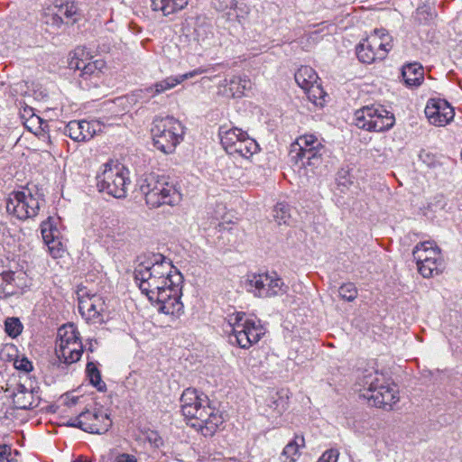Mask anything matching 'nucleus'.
Returning <instances> with one entry per match:
<instances>
[{
    "label": "nucleus",
    "instance_id": "nucleus-50",
    "mask_svg": "<svg viewBox=\"0 0 462 462\" xmlns=\"http://www.w3.org/2000/svg\"><path fill=\"white\" fill-rule=\"evenodd\" d=\"M115 462H137V459L133 455L124 453L117 456Z\"/></svg>",
    "mask_w": 462,
    "mask_h": 462
},
{
    "label": "nucleus",
    "instance_id": "nucleus-9",
    "mask_svg": "<svg viewBox=\"0 0 462 462\" xmlns=\"http://www.w3.org/2000/svg\"><path fill=\"white\" fill-rule=\"evenodd\" d=\"M356 125L374 132L389 130L394 125L393 115L383 106L372 105L358 109L355 113Z\"/></svg>",
    "mask_w": 462,
    "mask_h": 462
},
{
    "label": "nucleus",
    "instance_id": "nucleus-19",
    "mask_svg": "<svg viewBox=\"0 0 462 462\" xmlns=\"http://www.w3.org/2000/svg\"><path fill=\"white\" fill-rule=\"evenodd\" d=\"M203 70L201 69H194L190 72L168 77L161 81L156 82L154 85L145 88L146 93L152 94V97H155L156 95L162 94L169 89L173 88L178 84H180L186 79H191L199 74H201Z\"/></svg>",
    "mask_w": 462,
    "mask_h": 462
},
{
    "label": "nucleus",
    "instance_id": "nucleus-51",
    "mask_svg": "<svg viewBox=\"0 0 462 462\" xmlns=\"http://www.w3.org/2000/svg\"><path fill=\"white\" fill-rule=\"evenodd\" d=\"M14 293V288H7L0 282V299H5Z\"/></svg>",
    "mask_w": 462,
    "mask_h": 462
},
{
    "label": "nucleus",
    "instance_id": "nucleus-7",
    "mask_svg": "<svg viewBox=\"0 0 462 462\" xmlns=\"http://www.w3.org/2000/svg\"><path fill=\"white\" fill-rule=\"evenodd\" d=\"M218 134L223 148L230 155L249 159L259 151L256 141L240 128L220 126Z\"/></svg>",
    "mask_w": 462,
    "mask_h": 462
},
{
    "label": "nucleus",
    "instance_id": "nucleus-45",
    "mask_svg": "<svg viewBox=\"0 0 462 462\" xmlns=\"http://www.w3.org/2000/svg\"><path fill=\"white\" fill-rule=\"evenodd\" d=\"M339 452L331 448L325 451L317 462H337Z\"/></svg>",
    "mask_w": 462,
    "mask_h": 462
},
{
    "label": "nucleus",
    "instance_id": "nucleus-55",
    "mask_svg": "<svg viewBox=\"0 0 462 462\" xmlns=\"http://www.w3.org/2000/svg\"><path fill=\"white\" fill-rule=\"evenodd\" d=\"M74 462H89V461L88 459L80 457L77 458L76 460H74Z\"/></svg>",
    "mask_w": 462,
    "mask_h": 462
},
{
    "label": "nucleus",
    "instance_id": "nucleus-48",
    "mask_svg": "<svg viewBox=\"0 0 462 462\" xmlns=\"http://www.w3.org/2000/svg\"><path fill=\"white\" fill-rule=\"evenodd\" d=\"M147 439L155 447H160L162 444V439L156 431H151L148 433Z\"/></svg>",
    "mask_w": 462,
    "mask_h": 462
},
{
    "label": "nucleus",
    "instance_id": "nucleus-37",
    "mask_svg": "<svg viewBox=\"0 0 462 462\" xmlns=\"http://www.w3.org/2000/svg\"><path fill=\"white\" fill-rule=\"evenodd\" d=\"M5 332L12 337H16L22 333L23 325L17 318H8L5 322Z\"/></svg>",
    "mask_w": 462,
    "mask_h": 462
},
{
    "label": "nucleus",
    "instance_id": "nucleus-26",
    "mask_svg": "<svg viewBox=\"0 0 462 462\" xmlns=\"http://www.w3.org/2000/svg\"><path fill=\"white\" fill-rule=\"evenodd\" d=\"M295 81L304 91L313 87L318 82L319 77L316 71L309 66L300 67L294 75Z\"/></svg>",
    "mask_w": 462,
    "mask_h": 462
},
{
    "label": "nucleus",
    "instance_id": "nucleus-23",
    "mask_svg": "<svg viewBox=\"0 0 462 462\" xmlns=\"http://www.w3.org/2000/svg\"><path fill=\"white\" fill-rule=\"evenodd\" d=\"M223 85L227 87L226 92L232 97H240L245 90L251 88L252 83L246 77L233 76L229 80L225 79Z\"/></svg>",
    "mask_w": 462,
    "mask_h": 462
},
{
    "label": "nucleus",
    "instance_id": "nucleus-22",
    "mask_svg": "<svg viewBox=\"0 0 462 462\" xmlns=\"http://www.w3.org/2000/svg\"><path fill=\"white\" fill-rule=\"evenodd\" d=\"M51 218L49 217L48 220L42 223L41 231L44 243L48 245L50 252L53 254L54 257L59 255L60 249L57 248L58 245H60L58 240L59 230L53 226L51 222Z\"/></svg>",
    "mask_w": 462,
    "mask_h": 462
},
{
    "label": "nucleus",
    "instance_id": "nucleus-14",
    "mask_svg": "<svg viewBox=\"0 0 462 462\" xmlns=\"http://www.w3.org/2000/svg\"><path fill=\"white\" fill-rule=\"evenodd\" d=\"M5 392L9 393L14 405L21 410H32L38 407L40 396L35 388H28L20 381L14 384H8Z\"/></svg>",
    "mask_w": 462,
    "mask_h": 462
},
{
    "label": "nucleus",
    "instance_id": "nucleus-27",
    "mask_svg": "<svg viewBox=\"0 0 462 462\" xmlns=\"http://www.w3.org/2000/svg\"><path fill=\"white\" fill-rule=\"evenodd\" d=\"M152 7L154 11H161L167 16L182 10L187 5L188 0H151Z\"/></svg>",
    "mask_w": 462,
    "mask_h": 462
},
{
    "label": "nucleus",
    "instance_id": "nucleus-2",
    "mask_svg": "<svg viewBox=\"0 0 462 462\" xmlns=\"http://www.w3.org/2000/svg\"><path fill=\"white\" fill-rule=\"evenodd\" d=\"M180 407L185 418L194 420L191 426L205 437L213 436L224 421L222 415L209 406L208 397L194 388H188L182 393Z\"/></svg>",
    "mask_w": 462,
    "mask_h": 462
},
{
    "label": "nucleus",
    "instance_id": "nucleus-31",
    "mask_svg": "<svg viewBox=\"0 0 462 462\" xmlns=\"http://www.w3.org/2000/svg\"><path fill=\"white\" fill-rule=\"evenodd\" d=\"M78 339L80 337L77 328L73 324L63 325L58 330L56 346H63Z\"/></svg>",
    "mask_w": 462,
    "mask_h": 462
},
{
    "label": "nucleus",
    "instance_id": "nucleus-12",
    "mask_svg": "<svg viewBox=\"0 0 462 462\" xmlns=\"http://www.w3.org/2000/svg\"><path fill=\"white\" fill-rule=\"evenodd\" d=\"M40 208V199L28 190L12 192L6 199L7 212L21 220L36 217Z\"/></svg>",
    "mask_w": 462,
    "mask_h": 462
},
{
    "label": "nucleus",
    "instance_id": "nucleus-41",
    "mask_svg": "<svg viewBox=\"0 0 462 462\" xmlns=\"http://www.w3.org/2000/svg\"><path fill=\"white\" fill-rule=\"evenodd\" d=\"M21 118L26 119V121L23 122V125L28 129H32L31 125L39 124L41 121V118L33 114L32 108L31 107H25L23 109V111L21 113Z\"/></svg>",
    "mask_w": 462,
    "mask_h": 462
},
{
    "label": "nucleus",
    "instance_id": "nucleus-34",
    "mask_svg": "<svg viewBox=\"0 0 462 462\" xmlns=\"http://www.w3.org/2000/svg\"><path fill=\"white\" fill-rule=\"evenodd\" d=\"M435 13L429 5H423L416 9L414 19L420 24H428L433 21Z\"/></svg>",
    "mask_w": 462,
    "mask_h": 462
},
{
    "label": "nucleus",
    "instance_id": "nucleus-3",
    "mask_svg": "<svg viewBox=\"0 0 462 462\" xmlns=\"http://www.w3.org/2000/svg\"><path fill=\"white\" fill-rule=\"evenodd\" d=\"M356 387L360 397L378 408L391 410L399 401L396 386L389 383L382 373L373 368L365 369L358 375Z\"/></svg>",
    "mask_w": 462,
    "mask_h": 462
},
{
    "label": "nucleus",
    "instance_id": "nucleus-44",
    "mask_svg": "<svg viewBox=\"0 0 462 462\" xmlns=\"http://www.w3.org/2000/svg\"><path fill=\"white\" fill-rule=\"evenodd\" d=\"M447 206V201L443 195L435 196L432 200L429 203V208L432 211L444 210Z\"/></svg>",
    "mask_w": 462,
    "mask_h": 462
},
{
    "label": "nucleus",
    "instance_id": "nucleus-52",
    "mask_svg": "<svg viewBox=\"0 0 462 462\" xmlns=\"http://www.w3.org/2000/svg\"><path fill=\"white\" fill-rule=\"evenodd\" d=\"M11 454V447L8 445H0V460L7 458Z\"/></svg>",
    "mask_w": 462,
    "mask_h": 462
},
{
    "label": "nucleus",
    "instance_id": "nucleus-53",
    "mask_svg": "<svg viewBox=\"0 0 462 462\" xmlns=\"http://www.w3.org/2000/svg\"><path fill=\"white\" fill-rule=\"evenodd\" d=\"M51 19L53 21V23L56 24L57 26H60L63 23L62 17L59 12L57 14H54Z\"/></svg>",
    "mask_w": 462,
    "mask_h": 462
},
{
    "label": "nucleus",
    "instance_id": "nucleus-57",
    "mask_svg": "<svg viewBox=\"0 0 462 462\" xmlns=\"http://www.w3.org/2000/svg\"><path fill=\"white\" fill-rule=\"evenodd\" d=\"M92 347H93V345L90 343V346H89V348H88V349H89L91 352L93 351V348H92Z\"/></svg>",
    "mask_w": 462,
    "mask_h": 462
},
{
    "label": "nucleus",
    "instance_id": "nucleus-21",
    "mask_svg": "<svg viewBox=\"0 0 462 462\" xmlns=\"http://www.w3.org/2000/svg\"><path fill=\"white\" fill-rule=\"evenodd\" d=\"M55 353L61 363L66 365L76 363L81 358L83 353L82 342L78 339L63 346H56Z\"/></svg>",
    "mask_w": 462,
    "mask_h": 462
},
{
    "label": "nucleus",
    "instance_id": "nucleus-6",
    "mask_svg": "<svg viewBox=\"0 0 462 462\" xmlns=\"http://www.w3.org/2000/svg\"><path fill=\"white\" fill-rule=\"evenodd\" d=\"M152 134L158 150L171 153L183 139L184 127L173 116L156 117L152 122Z\"/></svg>",
    "mask_w": 462,
    "mask_h": 462
},
{
    "label": "nucleus",
    "instance_id": "nucleus-15",
    "mask_svg": "<svg viewBox=\"0 0 462 462\" xmlns=\"http://www.w3.org/2000/svg\"><path fill=\"white\" fill-rule=\"evenodd\" d=\"M84 54L83 50L77 49L74 56L71 58L69 66L71 69L79 70V76L86 79L91 78H99L106 68V62L102 59L93 60V57L84 60L79 56Z\"/></svg>",
    "mask_w": 462,
    "mask_h": 462
},
{
    "label": "nucleus",
    "instance_id": "nucleus-20",
    "mask_svg": "<svg viewBox=\"0 0 462 462\" xmlns=\"http://www.w3.org/2000/svg\"><path fill=\"white\" fill-rule=\"evenodd\" d=\"M86 422H88L93 430H84V431L92 434H104L112 425V421L107 413L102 411H85Z\"/></svg>",
    "mask_w": 462,
    "mask_h": 462
},
{
    "label": "nucleus",
    "instance_id": "nucleus-18",
    "mask_svg": "<svg viewBox=\"0 0 462 462\" xmlns=\"http://www.w3.org/2000/svg\"><path fill=\"white\" fill-rule=\"evenodd\" d=\"M190 45L195 51H205L215 44V37L210 25L198 24L190 34Z\"/></svg>",
    "mask_w": 462,
    "mask_h": 462
},
{
    "label": "nucleus",
    "instance_id": "nucleus-56",
    "mask_svg": "<svg viewBox=\"0 0 462 462\" xmlns=\"http://www.w3.org/2000/svg\"><path fill=\"white\" fill-rule=\"evenodd\" d=\"M227 6H228V5H227V4H226L225 5H219V8L224 9V8H226V7H227Z\"/></svg>",
    "mask_w": 462,
    "mask_h": 462
},
{
    "label": "nucleus",
    "instance_id": "nucleus-38",
    "mask_svg": "<svg viewBox=\"0 0 462 462\" xmlns=\"http://www.w3.org/2000/svg\"><path fill=\"white\" fill-rule=\"evenodd\" d=\"M305 92L308 94V98L316 105H321L326 95L319 82L315 83L313 87Z\"/></svg>",
    "mask_w": 462,
    "mask_h": 462
},
{
    "label": "nucleus",
    "instance_id": "nucleus-46",
    "mask_svg": "<svg viewBox=\"0 0 462 462\" xmlns=\"http://www.w3.org/2000/svg\"><path fill=\"white\" fill-rule=\"evenodd\" d=\"M58 12L61 16L64 15L67 18H72L77 13V8L73 5V4L67 3L65 5H61L59 7Z\"/></svg>",
    "mask_w": 462,
    "mask_h": 462
},
{
    "label": "nucleus",
    "instance_id": "nucleus-17",
    "mask_svg": "<svg viewBox=\"0 0 462 462\" xmlns=\"http://www.w3.org/2000/svg\"><path fill=\"white\" fill-rule=\"evenodd\" d=\"M425 115L430 124L435 125H445L454 117L453 108L443 100L430 99L426 107Z\"/></svg>",
    "mask_w": 462,
    "mask_h": 462
},
{
    "label": "nucleus",
    "instance_id": "nucleus-10",
    "mask_svg": "<svg viewBox=\"0 0 462 462\" xmlns=\"http://www.w3.org/2000/svg\"><path fill=\"white\" fill-rule=\"evenodd\" d=\"M391 36L384 30H374V33L356 47V55L363 63L370 64L383 60L392 49Z\"/></svg>",
    "mask_w": 462,
    "mask_h": 462
},
{
    "label": "nucleus",
    "instance_id": "nucleus-40",
    "mask_svg": "<svg viewBox=\"0 0 462 462\" xmlns=\"http://www.w3.org/2000/svg\"><path fill=\"white\" fill-rule=\"evenodd\" d=\"M338 293L343 300L352 301L357 296V290L354 283L347 282L339 287Z\"/></svg>",
    "mask_w": 462,
    "mask_h": 462
},
{
    "label": "nucleus",
    "instance_id": "nucleus-25",
    "mask_svg": "<svg viewBox=\"0 0 462 462\" xmlns=\"http://www.w3.org/2000/svg\"><path fill=\"white\" fill-rule=\"evenodd\" d=\"M413 258L416 262L431 260L432 258H441L440 250L434 246L432 242L427 241L417 245L412 251Z\"/></svg>",
    "mask_w": 462,
    "mask_h": 462
},
{
    "label": "nucleus",
    "instance_id": "nucleus-36",
    "mask_svg": "<svg viewBox=\"0 0 462 462\" xmlns=\"http://www.w3.org/2000/svg\"><path fill=\"white\" fill-rule=\"evenodd\" d=\"M247 321L253 320L245 319V315L244 312H236L228 315L227 317V324L231 329V332L235 331L238 326L242 328L247 325Z\"/></svg>",
    "mask_w": 462,
    "mask_h": 462
},
{
    "label": "nucleus",
    "instance_id": "nucleus-5",
    "mask_svg": "<svg viewBox=\"0 0 462 462\" xmlns=\"http://www.w3.org/2000/svg\"><path fill=\"white\" fill-rule=\"evenodd\" d=\"M128 175V171L122 164L113 162L105 163L97 174V188L99 192L111 197L125 198L130 184Z\"/></svg>",
    "mask_w": 462,
    "mask_h": 462
},
{
    "label": "nucleus",
    "instance_id": "nucleus-32",
    "mask_svg": "<svg viewBox=\"0 0 462 462\" xmlns=\"http://www.w3.org/2000/svg\"><path fill=\"white\" fill-rule=\"evenodd\" d=\"M86 371L89 377L90 383L98 391H104L106 389V383L102 381L100 372L95 364L91 362L88 363Z\"/></svg>",
    "mask_w": 462,
    "mask_h": 462
},
{
    "label": "nucleus",
    "instance_id": "nucleus-24",
    "mask_svg": "<svg viewBox=\"0 0 462 462\" xmlns=\"http://www.w3.org/2000/svg\"><path fill=\"white\" fill-rule=\"evenodd\" d=\"M402 75L406 85L418 87L423 81L424 69L420 63H410L402 67Z\"/></svg>",
    "mask_w": 462,
    "mask_h": 462
},
{
    "label": "nucleus",
    "instance_id": "nucleus-39",
    "mask_svg": "<svg viewBox=\"0 0 462 462\" xmlns=\"http://www.w3.org/2000/svg\"><path fill=\"white\" fill-rule=\"evenodd\" d=\"M82 127L78 121H70L64 128V134L71 138L75 142H82L81 134L79 128Z\"/></svg>",
    "mask_w": 462,
    "mask_h": 462
},
{
    "label": "nucleus",
    "instance_id": "nucleus-47",
    "mask_svg": "<svg viewBox=\"0 0 462 462\" xmlns=\"http://www.w3.org/2000/svg\"><path fill=\"white\" fill-rule=\"evenodd\" d=\"M337 181L338 186H343L344 188H347L353 182L346 171H341L337 173Z\"/></svg>",
    "mask_w": 462,
    "mask_h": 462
},
{
    "label": "nucleus",
    "instance_id": "nucleus-1",
    "mask_svg": "<svg viewBox=\"0 0 462 462\" xmlns=\"http://www.w3.org/2000/svg\"><path fill=\"white\" fill-rule=\"evenodd\" d=\"M134 268V279L148 300L158 310L166 315L180 316L183 313L181 284L183 277L174 268L171 259L162 254L139 257Z\"/></svg>",
    "mask_w": 462,
    "mask_h": 462
},
{
    "label": "nucleus",
    "instance_id": "nucleus-28",
    "mask_svg": "<svg viewBox=\"0 0 462 462\" xmlns=\"http://www.w3.org/2000/svg\"><path fill=\"white\" fill-rule=\"evenodd\" d=\"M286 404V400L278 392L270 391L265 399V412L273 416L280 415L285 411Z\"/></svg>",
    "mask_w": 462,
    "mask_h": 462
},
{
    "label": "nucleus",
    "instance_id": "nucleus-54",
    "mask_svg": "<svg viewBox=\"0 0 462 462\" xmlns=\"http://www.w3.org/2000/svg\"><path fill=\"white\" fill-rule=\"evenodd\" d=\"M78 397H72L71 399H69L68 402H67V405L69 406H71V405H75L78 402Z\"/></svg>",
    "mask_w": 462,
    "mask_h": 462
},
{
    "label": "nucleus",
    "instance_id": "nucleus-8",
    "mask_svg": "<svg viewBox=\"0 0 462 462\" xmlns=\"http://www.w3.org/2000/svg\"><path fill=\"white\" fill-rule=\"evenodd\" d=\"M244 289L258 298H270L286 292V286L275 273H249L243 281Z\"/></svg>",
    "mask_w": 462,
    "mask_h": 462
},
{
    "label": "nucleus",
    "instance_id": "nucleus-4",
    "mask_svg": "<svg viewBox=\"0 0 462 462\" xmlns=\"http://www.w3.org/2000/svg\"><path fill=\"white\" fill-rule=\"evenodd\" d=\"M140 191L146 204L152 208L174 206L181 200V194L169 178L154 172L144 174L139 180Z\"/></svg>",
    "mask_w": 462,
    "mask_h": 462
},
{
    "label": "nucleus",
    "instance_id": "nucleus-30",
    "mask_svg": "<svg viewBox=\"0 0 462 462\" xmlns=\"http://www.w3.org/2000/svg\"><path fill=\"white\" fill-rule=\"evenodd\" d=\"M304 446L303 437L296 436L282 450L281 458L283 462H296L300 457V448Z\"/></svg>",
    "mask_w": 462,
    "mask_h": 462
},
{
    "label": "nucleus",
    "instance_id": "nucleus-11",
    "mask_svg": "<svg viewBox=\"0 0 462 462\" xmlns=\"http://www.w3.org/2000/svg\"><path fill=\"white\" fill-rule=\"evenodd\" d=\"M323 149L324 146L316 136L305 134L299 137L295 144L292 145L291 158L304 167L318 168L322 162L320 152Z\"/></svg>",
    "mask_w": 462,
    "mask_h": 462
},
{
    "label": "nucleus",
    "instance_id": "nucleus-16",
    "mask_svg": "<svg viewBox=\"0 0 462 462\" xmlns=\"http://www.w3.org/2000/svg\"><path fill=\"white\" fill-rule=\"evenodd\" d=\"M231 343H236L241 348L247 349L253 344L257 343L264 334L263 328L256 325L254 321H247V325L237 328L231 332Z\"/></svg>",
    "mask_w": 462,
    "mask_h": 462
},
{
    "label": "nucleus",
    "instance_id": "nucleus-29",
    "mask_svg": "<svg viewBox=\"0 0 462 462\" xmlns=\"http://www.w3.org/2000/svg\"><path fill=\"white\" fill-rule=\"evenodd\" d=\"M419 273L424 278H430L440 273L443 270L442 258H432L423 262H416Z\"/></svg>",
    "mask_w": 462,
    "mask_h": 462
},
{
    "label": "nucleus",
    "instance_id": "nucleus-43",
    "mask_svg": "<svg viewBox=\"0 0 462 462\" xmlns=\"http://www.w3.org/2000/svg\"><path fill=\"white\" fill-rule=\"evenodd\" d=\"M14 366L15 369L29 373L32 370V362L25 356H17L14 361Z\"/></svg>",
    "mask_w": 462,
    "mask_h": 462
},
{
    "label": "nucleus",
    "instance_id": "nucleus-33",
    "mask_svg": "<svg viewBox=\"0 0 462 462\" xmlns=\"http://www.w3.org/2000/svg\"><path fill=\"white\" fill-rule=\"evenodd\" d=\"M82 127L79 131H82L81 139L82 142H86L94 137L97 132L100 131V125L97 122H88L86 120L78 121Z\"/></svg>",
    "mask_w": 462,
    "mask_h": 462
},
{
    "label": "nucleus",
    "instance_id": "nucleus-42",
    "mask_svg": "<svg viewBox=\"0 0 462 462\" xmlns=\"http://www.w3.org/2000/svg\"><path fill=\"white\" fill-rule=\"evenodd\" d=\"M86 416L84 411L80 412L79 416L75 418L69 419V420L66 423V425L69 427L79 428L82 430H93L90 425L86 422Z\"/></svg>",
    "mask_w": 462,
    "mask_h": 462
},
{
    "label": "nucleus",
    "instance_id": "nucleus-35",
    "mask_svg": "<svg viewBox=\"0 0 462 462\" xmlns=\"http://www.w3.org/2000/svg\"><path fill=\"white\" fill-rule=\"evenodd\" d=\"M273 217L278 225H288L291 218L289 206L283 203H278L273 208Z\"/></svg>",
    "mask_w": 462,
    "mask_h": 462
},
{
    "label": "nucleus",
    "instance_id": "nucleus-13",
    "mask_svg": "<svg viewBox=\"0 0 462 462\" xmlns=\"http://www.w3.org/2000/svg\"><path fill=\"white\" fill-rule=\"evenodd\" d=\"M77 294L81 316L94 323L103 321V313L106 309L103 298L97 294H89L86 288H79Z\"/></svg>",
    "mask_w": 462,
    "mask_h": 462
},
{
    "label": "nucleus",
    "instance_id": "nucleus-49",
    "mask_svg": "<svg viewBox=\"0 0 462 462\" xmlns=\"http://www.w3.org/2000/svg\"><path fill=\"white\" fill-rule=\"evenodd\" d=\"M14 280V273H5L0 275V282L7 286V288H13L12 282Z\"/></svg>",
    "mask_w": 462,
    "mask_h": 462
}]
</instances>
